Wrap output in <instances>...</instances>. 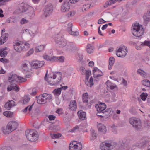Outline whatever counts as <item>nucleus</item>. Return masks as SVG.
Here are the masks:
<instances>
[{
    "instance_id": "obj_1",
    "label": "nucleus",
    "mask_w": 150,
    "mask_h": 150,
    "mask_svg": "<svg viewBox=\"0 0 150 150\" xmlns=\"http://www.w3.org/2000/svg\"><path fill=\"white\" fill-rule=\"evenodd\" d=\"M47 74L48 71L47 70L44 77V79L50 85H57L61 81L62 76V74L61 72H57L55 73L52 76L49 77L48 78H47Z\"/></svg>"
},
{
    "instance_id": "obj_2",
    "label": "nucleus",
    "mask_w": 150,
    "mask_h": 150,
    "mask_svg": "<svg viewBox=\"0 0 150 150\" xmlns=\"http://www.w3.org/2000/svg\"><path fill=\"white\" fill-rule=\"evenodd\" d=\"M132 31L133 35L136 37H139L143 34L144 29L142 25L139 23H134L132 25Z\"/></svg>"
},
{
    "instance_id": "obj_3",
    "label": "nucleus",
    "mask_w": 150,
    "mask_h": 150,
    "mask_svg": "<svg viewBox=\"0 0 150 150\" xmlns=\"http://www.w3.org/2000/svg\"><path fill=\"white\" fill-rule=\"evenodd\" d=\"M18 125L17 122L14 121L9 122L6 128H3L2 131L5 134H9L12 131L15 130L17 128Z\"/></svg>"
},
{
    "instance_id": "obj_4",
    "label": "nucleus",
    "mask_w": 150,
    "mask_h": 150,
    "mask_svg": "<svg viewBox=\"0 0 150 150\" xmlns=\"http://www.w3.org/2000/svg\"><path fill=\"white\" fill-rule=\"evenodd\" d=\"M26 137L29 141L33 142L38 139V132L34 130H28L25 132Z\"/></svg>"
},
{
    "instance_id": "obj_5",
    "label": "nucleus",
    "mask_w": 150,
    "mask_h": 150,
    "mask_svg": "<svg viewBox=\"0 0 150 150\" xmlns=\"http://www.w3.org/2000/svg\"><path fill=\"white\" fill-rule=\"evenodd\" d=\"M129 122L136 130H139L142 128V122L139 119L131 117L129 119Z\"/></svg>"
},
{
    "instance_id": "obj_6",
    "label": "nucleus",
    "mask_w": 150,
    "mask_h": 150,
    "mask_svg": "<svg viewBox=\"0 0 150 150\" xmlns=\"http://www.w3.org/2000/svg\"><path fill=\"white\" fill-rule=\"evenodd\" d=\"M117 145L115 142L110 143H103L100 145V148L102 150H110L113 149Z\"/></svg>"
},
{
    "instance_id": "obj_7",
    "label": "nucleus",
    "mask_w": 150,
    "mask_h": 150,
    "mask_svg": "<svg viewBox=\"0 0 150 150\" xmlns=\"http://www.w3.org/2000/svg\"><path fill=\"white\" fill-rule=\"evenodd\" d=\"M126 47L125 46L120 47L116 50V54L117 55L120 57H125L127 53V51Z\"/></svg>"
},
{
    "instance_id": "obj_8",
    "label": "nucleus",
    "mask_w": 150,
    "mask_h": 150,
    "mask_svg": "<svg viewBox=\"0 0 150 150\" xmlns=\"http://www.w3.org/2000/svg\"><path fill=\"white\" fill-rule=\"evenodd\" d=\"M8 80L10 83L13 82L14 81L19 82H22L25 81L26 79L25 78L18 76L16 74H13L9 78Z\"/></svg>"
},
{
    "instance_id": "obj_9",
    "label": "nucleus",
    "mask_w": 150,
    "mask_h": 150,
    "mask_svg": "<svg viewBox=\"0 0 150 150\" xmlns=\"http://www.w3.org/2000/svg\"><path fill=\"white\" fill-rule=\"evenodd\" d=\"M82 147V144L81 143H78L76 144L74 142L70 143L69 149L70 150H81Z\"/></svg>"
},
{
    "instance_id": "obj_10",
    "label": "nucleus",
    "mask_w": 150,
    "mask_h": 150,
    "mask_svg": "<svg viewBox=\"0 0 150 150\" xmlns=\"http://www.w3.org/2000/svg\"><path fill=\"white\" fill-rule=\"evenodd\" d=\"M21 67L23 70L26 71H31L32 68V65L28 61H25L23 62L22 64Z\"/></svg>"
},
{
    "instance_id": "obj_11",
    "label": "nucleus",
    "mask_w": 150,
    "mask_h": 150,
    "mask_svg": "<svg viewBox=\"0 0 150 150\" xmlns=\"http://www.w3.org/2000/svg\"><path fill=\"white\" fill-rule=\"evenodd\" d=\"M70 9V4L68 0H65L61 8V11L62 12L65 13L68 11Z\"/></svg>"
},
{
    "instance_id": "obj_12",
    "label": "nucleus",
    "mask_w": 150,
    "mask_h": 150,
    "mask_svg": "<svg viewBox=\"0 0 150 150\" xmlns=\"http://www.w3.org/2000/svg\"><path fill=\"white\" fill-rule=\"evenodd\" d=\"M44 15L45 17H47L49 15L51 14L53 11V7L52 5L49 4L45 6L44 10Z\"/></svg>"
},
{
    "instance_id": "obj_13",
    "label": "nucleus",
    "mask_w": 150,
    "mask_h": 150,
    "mask_svg": "<svg viewBox=\"0 0 150 150\" xmlns=\"http://www.w3.org/2000/svg\"><path fill=\"white\" fill-rule=\"evenodd\" d=\"M44 61H35L33 62L32 64L33 67L35 69H37L42 67L44 64Z\"/></svg>"
},
{
    "instance_id": "obj_14",
    "label": "nucleus",
    "mask_w": 150,
    "mask_h": 150,
    "mask_svg": "<svg viewBox=\"0 0 150 150\" xmlns=\"http://www.w3.org/2000/svg\"><path fill=\"white\" fill-rule=\"evenodd\" d=\"M144 24L146 25L150 24V11H148L143 16Z\"/></svg>"
},
{
    "instance_id": "obj_15",
    "label": "nucleus",
    "mask_w": 150,
    "mask_h": 150,
    "mask_svg": "<svg viewBox=\"0 0 150 150\" xmlns=\"http://www.w3.org/2000/svg\"><path fill=\"white\" fill-rule=\"evenodd\" d=\"M22 42L16 41L13 43V45L14 50L17 52H21L22 50Z\"/></svg>"
},
{
    "instance_id": "obj_16",
    "label": "nucleus",
    "mask_w": 150,
    "mask_h": 150,
    "mask_svg": "<svg viewBox=\"0 0 150 150\" xmlns=\"http://www.w3.org/2000/svg\"><path fill=\"white\" fill-rule=\"evenodd\" d=\"M95 107L98 112H104L106 108L105 103H100L98 104H96Z\"/></svg>"
},
{
    "instance_id": "obj_17",
    "label": "nucleus",
    "mask_w": 150,
    "mask_h": 150,
    "mask_svg": "<svg viewBox=\"0 0 150 150\" xmlns=\"http://www.w3.org/2000/svg\"><path fill=\"white\" fill-rule=\"evenodd\" d=\"M15 102L13 100H9L6 103L4 107L7 110H9L13 106H15Z\"/></svg>"
},
{
    "instance_id": "obj_18",
    "label": "nucleus",
    "mask_w": 150,
    "mask_h": 150,
    "mask_svg": "<svg viewBox=\"0 0 150 150\" xmlns=\"http://www.w3.org/2000/svg\"><path fill=\"white\" fill-rule=\"evenodd\" d=\"M7 89L8 91L13 90L17 92L19 91V88L15 84H11L10 85L8 86Z\"/></svg>"
},
{
    "instance_id": "obj_19",
    "label": "nucleus",
    "mask_w": 150,
    "mask_h": 150,
    "mask_svg": "<svg viewBox=\"0 0 150 150\" xmlns=\"http://www.w3.org/2000/svg\"><path fill=\"white\" fill-rule=\"evenodd\" d=\"M103 113H104V115H105L104 118H107L112 114L113 111L111 108H109L105 110Z\"/></svg>"
},
{
    "instance_id": "obj_20",
    "label": "nucleus",
    "mask_w": 150,
    "mask_h": 150,
    "mask_svg": "<svg viewBox=\"0 0 150 150\" xmlns=\"http://www.w3.org/2000/svg\"><path fill=\"white\" fill-rule=\"evenodd\" d=\"M97 127L99 131L101 132L104 134L106 132V127L103 124L101 123L98 124Z\"/></svg>"
},
{
    "instance_id": "obj_21",
    "label": "nucleus",
    "mask_w": 150,
    "mask_h": 150,
    "mask_svg": "<svg viewBox=\"0 0 150 150\" xmlns=\"http://www.w3.org/2000/svg\"><path fill=\"white\" fill-rule=\"evenodd\" d=\"M69 108L71 110H75L76 108V104L75 100L71 101L69 105Z\"/></svg>"
},
{
    "instance_id": "obj_22",
    "label": "nucleus",
    "mask_w": 150,
    "mask_h": 150,
    "mask_svg": "<svg viewBox=\"0 0 150 150\" xmlns=\"http://www.w3.org/2000/svg\"><path fill=\"white\" fill-rule=\"evenodd\" d=\"M8 34L7 33H5L2 35L0 39V45L4 43L7 39Z\"/></svg>"
},
{
    "instance_id": "obj_23",
    "label": "nucleus",
    "mask_w": 150,
    "mask_h": 150,
    "mask_svg": "<svg viewBox=\"0 0 150 150\" xmlns=\"http://www.w3.org/2000/svg\"><path fill=\"white\" fill-rule=\"evenodd\" d=\"M78 115L80 119L81 120H84L86 118V114L82 110H80L78 112Z\"/></svg>"
},
{
    "instance_id": "obj_24",
    "label": "nucleus",
    "mask_w": 150,
    "mask_h": 150,
    "mask_svg": "<svg viewBox=\"0 0 150 150\" xmlns=\"http://www.w3.org/2000/svg\"><path fill=\"white\" fill-rule=\"evenodd\" d=\"M53 58L52 59H53L54 62L58 61L61 62H63L64 59V57L62 56L60 57L53 56Z\"/></svg>"
},
{
    "instance_id": "obj_25",
    "label": "nucleus",
    "mask_w": 150,
    "mask_h": 150,
    "mask_svg": "<svg viewBox=\"0 0 150 150\" xmlns=\"http://www.w3.org/2000/svg\"><path fill=\"white\" fill-rule=\"evenodd\" d=\"M42 97L44 98L46 100H49L52 99V96L51 94L44 93L42 95Z\"/></svg>"
},
{
    "instance_id": "obj_26",
    "label": "nucleus",
    "mask_w": 150,
    "mask_h": 150,
    "mask_svg": "<svg viewBox=\"0 0 150 150\" xmlns=\"http://www.w3.org/2000/svg\"><path fill=\"white\" fill-rule=\"evenodd\" d=\"M107 87L108 88H110V89H113L116 87V85L115 84L111 83L110 81L108 80L106 83Z\"/></svg>"
},
{
    "instance_id": "obj_27",
    "label": "nucleus",
    "mask_w": 150,
    "mask_h": 150,
    "mask_svg": "<svg viewBox=\"0 0 150 150\" xmlns=\"http://www.w3.org/2000/svg\"><path fill=\"white\" fill-rule=\"evenodd\" d=\"M114 62L115 60L114 58L112 57H110L109 60L108 69H111Z\"/></svg>"
},
{
    "instance_id": "obj_28",
    "label": "nucleus",
    "mask_w": 150,
    "mask_h": 150,
    "mask_svg": "<svg viewBox=\"0 0 150 150\" xmlns=\"http://www.w3.org/2000/svg\"><path fill=\"white\" fill-rule=\"evenodd\" d=\"M45 47V45H41L38 46L35 48V51L36 52H38L43 51Z\"/></svg>"
},
{
    "instance_id": "obj_29",
    "label": "nucleus",
    "mask_w": 150,
    "mask_h": 150,
    "mask_svg": "<svg viewBox=\"0 0 150 150\" xmlns=\"http://www.w3.org/2000/svg\"><path fill=\"white\" fill-rule=\"evenodd\" d=\"M94 47L90 44H88L86 47V50L87 52L91 54L93 52Z\"/></svg>"
},
{
    "instance_id": "obj_30",
    "label": "nucleus",
    "mask_w": 150,
    "mask_h": 150,
    "mask_svg": "<svg viewBox=\"0 0 150 150\" xmlns=\"http://www.w3.org/2000/svg\"><path fill=\"white\" fill-rule=\"evenodd\" d=\"M21 45L22 47V50H27L30 47V45L29 43L24 42H22Z\"/></svg>"
},
{
    "instance_id": "obj_31",
    "label": "nucleus",
    "mask_w": 150,
    "mask_h": 150,
    "mask_svg": "<svg viewBox=\"0 0 150 150\" xmlns=\"http://www.w3.org/2000/svg\"><path fill=\"white\" fill-rule=\"evenodd\" d=\"M37 102L39 104H43L46 103L47 101L44 98H42L41 97H39L37 98Z\"/></svg>"
},
{
    "instance_id": "obj_32",
    "label": "nucleus",
    "mask_w": 150,
    "mask_h": 150,
    "mask_svg": "<svg viewBox=\"0 0 150 150\" xmlns=\"http://www.w3.org/2000/svg\"><path fill=\"white\" fill-rule=\"evenodd\" d=\"M88 94L87 93H83L82 95L83 101L84 103H88Z\"/></svg>"
},
{
    "instance_id": "obj_33",
    "label": "nucleus",
    "mask_w": 150,
    "mask_h": 150,
    "mask_svg": "<svg viewBox=\"0 0 150 150\" xmlns=\"http://www.w3.org/2000/svg\"><path fill=\"white\" fill-rule=\"evenodd\" d=\"M137 73L139 74L142 77H145L146 76V73L141 69H139L137 71Z\"/></svg>"
},
{
    "instance_id": "obj_34",
    "label": "nucleus",
    "mask_w": 150,
    "mask_h": 150,
    "mask_svg": "<svg viewBox=\"0 0 150 150\" xmlns=\"http://www.w3.org/2000/svg\"><path fill=\"white\" fill-rule=\"evenodd\" d=\"M142 84L144 86L150 87V81L148 79L143 80L142 81Z\"/></svg>"
},
{
    "instance_id": "obj_35",
    "label": "nucleus",
    "mask_w": 150,
    "mask_h": 150,
    "mask_svg": "<svg viewBox=\"0 0 150 150\" xmlns=\"http://www.w3.org/2000/svg\"><path fill=\"white\" fill-rule=\"evenodd\" d=\"M85 84L88 86H89L90 87H91L93 85V79L92 77L90 78L89 81H87L85 82Z\"/></svg>"
},
{
    "instance_id": "obj_36",
    "label": "nucleus",
    "mask_w": 150,
    "mask_h": 150,
    "mask_svg": "<svg viewBox=\"0 0 150 150\" xmlns=\"http://www.w3.org/2000/svg\"><path fill=\"white\" fill-rule=\"evenodd\" d=\"M57 45V46L60 47H63L66 45V41L63 40L62 39V40L59 42Z\"/></svg>"
},
{
    "instance_id": "obj_37",
    "label": "nucleus",
    "mask_w": 150,
    "mask_h": 150,
    "mask_svg": "<svg viewBox=\"0 0 150 150\" xmlns=\"http://www.w3.org/2000/svg\"><path fill=\"white\" fill-rule=\"evenodd\" d=\"M82 74H85L86 76H89L91 74V71L90 70L86 71L85 70V68L83 67L82 68Z\"/></svg>"
},
{
    "instance_id": "obj_38",
    "label": "nucleus",
    "mask_w": 150,
    "mask_h": 150,
    "mask_svg": "<svg viewBox=\"0 0 150 150\" xmlns=\"http://www.w3.org/2000/svg\"><path fill=\"white\" fill-rule=\"evenodd\" d=\"M61 88H59L57 89H54L53 91L54 94L57 96L59 95L61 92Z\"/></svg>"
},
{
    "instance_id": "obj_39",
    "label": "nucleus",
    "mask_w": 150,
    "mask_h": 150,
    "mask_svg": "<svg viewBox=\"0 0 150 150\" xmlns=\"http://www.w3.org/2000/svg\"><path fill=\"white\" fill-rule=\"evenodd\" d=\"M28 16L30 18H31L34 17L35 16L34 11L33 9H32L29 12L27 13Z\"/></svg>"
},
{
    "instance_id": "obj_40",
    "label": "nucleus",
    "mask_w": 150,
    "mask_h": 150,
    "mask_svg": "<svg viewBox=\"0 0 150 150\" xmlns=\"http://www.w3.org/2000/svg\"><path fill=\"white\" fill-rule=\"evenodd\" d=\"M43 57L44 59L47 60V61H50L52 62H53L54 60L53 59H52L53 58V57H50L48 55H45L43 56Z\"/></svg>"
},
{
    "instance_id": "obj_41",
    "label": "nucleus",
    "mask_w": 150,
    "mask_h": 150,
    "mask_svg": "<svg viewBox=\"0 0 150 150\" xmlns=\"http://www.w3.org/2000/svg\"><path fill=\"white\" fill-rule=\"evenodd\" d=\"M148 96L147 93H142L140 95L141 99L145 101Z\"/></svg>"
},
{
    "instance_id": "obj_42",
    "label": "nucleus",
    "mask_w": 150,
    "mask_h": 150,
    "mask_svg": "<svg viewBox=\"0 0 150 150\" xmlns=\"http://www.w3.org/2000/svg\"><path fill=\"white\" fill-rule=\"evenodd\" d=\"M30 100V98L27 96H24L23 98V103L25 104L28 103Z\"/></svg>"
},
{
    "instance_id": "obj_43",
    "label": "nucleus",
    "mask_w": 150,
    "mask_h": 150,
    "mask_svg": "<svg viewBox=\"0 0 150 150\" xmlns=\"http://www.w3.org/2000/svg\"><path fill=\"white\" fill-rule=\"evenodd\" d=\"M62 38V37L60 35H57L56 37H55V40L57 44L59 42L62 40H61Z\"/></svg>"
},
{
    "instance_id": "obj_44",
    "label": "nucleus",
    "mask_w": 150,
    "mask_h": 150,
    "mask_svg": "<svg viewBox=\"0 0 150 150\" xmlns=\"http://www.w3.org/2000/svg\"><path fill=\"white\" fill-rule=\"evenodd\" d=\"M29 6L27 5H25L21 7L20 10H21V13H23L25 12L28 9V7Z\"/></svg>"
},
{
    "instance_id": "obj_45",
    "label": "nucleus",
    "mask_w": 150,
    "mask_h": 150,
    "mask_svg": "<svg viewBox=\"0 0 150 150\" xmlns=\"http://www.w3.org/2000/svg\"><path fill=\"white\" fill-rule=\"evenodd\" d=\"M49 129L51 130H57L58 129V127L57 126H54L53 125L51 124L48 127Z\"/></svg>"
},
{
    "instance_id": "obj_46",
    "label": "nucleus",
    "mask_w": 150,
    "mask_h": 150,
    "mask_svg": "<svg viewBox=\"0 0 150 150\" xmlns=\"http://www.w3.org/2000/svg\"><path fill=\"white\" fill-rule=\"evenodd\" d=\"M142 142H144L146 144L149 142L150 141V139L148 137H144L142 138Z\"/></svg>"
},
{
    "instance_id": "obj_47",
    "label": "nucleus",
    "mask_w": 150,
    "mask_h": 150,
    "mask_svg": "<svg viewBox=\"0 0 150 150\" xmlns=\"http://www.w3.org/2000/svg\"><path fill=\"white\" fill-rule=\"evenodd\" d=\"M51 137L53 139H54L56 138H58L61 136V134L60 133L58 134H50Z\"/></svg>"
},
{
    "instance_id": "obj_48",
    "label": "nucleus",
    "mask_w": 150,
    "mask_h": 150,
    "mask_svg": "<svg viewBox=\"0 0 150 150\" xmlns=\"http://www.w3.org/2000/svg\"><path fill=\"white\" fill-rule=\"evenodd\" d=\"M141 46H147L150 48V41H145L143 42L140 45Z\"/></svg>"
},
{
    "instance_id": "obj_49",
    "label": "nucleus",
    "mask_w": 150,
    "mask_h": 150,
    "mask_svg": "<svg viewBox=\"0 0 150 150\" xmlns=\"http://www.w3.org/2000/svg\"><path fill=\"white\" fill-rule=\"evenodd\" d=\"M90 8L89 5L87 4L86 5H83V7L82 8V11H84L87 9H88Z\"/></svg>"
},
{
    "instance_id": "obj_50",
    "label": "nucleus",
    "mask_w": 150,
    "mask_h": 150,
    "mask_svg": "<svg viewBox=\"0 0 150 150\" xmlns=\"http://www.w3.org/2000/svg\"><path fill=\"white\" fill-rule=\"evenodd\" d=\"M103 112H98L97 113L96 115L100 117L104 118L105 115H104Z\"/></svg>"
},
{
    "instance_id": "obj_51",
    "label": "nucleus",
    "mask_w": 150,
    "mask_h": 150,
    "mask_svg": "<svg viewBox=\"0 0 150 150\" xmlns=\"http://www.w3.org/2000/svg\"><path fill=\"white\" fill-rule=\"evenodd\" d=\"M73 25L71 23H69L68 24V30L69 33L72 30V27Z\"/></svg>"
},
{
    "instance_id": "obj_52",
    "label": "nucleus",
    "mask_w": 150,
    "mask_h": 150,
    "mask_svg": "<svg viewBox=\"0 0 150 150\" xmlns=\"http://www.w3.org/2000/svg\"><path fill=\"white\" fill-rule=\"evenodd\" d=\"M28 21L24 18H22L21 21L20 23L21 24H25L27 23H28Z\"/></svg>"
},
{
    "instance_id": "obj_53",
    "label": "nucleus",
    "mask_w": 150,
    "mask_h": 150,
    "mask_svg": "<svg viewBox=\"0 0 150 150\" xmlns=\"http://www.w3.org/2000/svg\"><path fill=\"white\" fill-rule=\"evenodd\" d=\"M69 33L71 35L75 36H77L79 34V32L77 31H72V30L70 32V33Z\"/></svg>"
},
{
    "instance_id": "obj_54",
    "label": "nucleus",
    "mask_w": 150,
    "mask_h": 150,
    "mask_svg": "<svg viewBox=\"0 0 150 150\" xmlns=\"http://www.w3.org/2000/svg\"><path fill=\"white\" fill-rule=\"evenodd\" d=\"M11 112L10 111H5L4 113V115L8 117H10L11 116V115H8V114L11 113Z\"/></svg>"
},
{
    "instance_id": "obj_55",
    "label": "nucleus",
    "mask_w": 150,
    "mask_h": 150,
    "mask_svg": "<svg viewBox=\"0 0 150 150\" xmlns=\"http://www.w3.org/2000/svg\"><path fill=\"white\" fill-rule=\"evenodd\" d=\"M146 144L144 142H142L140 143L139 145V146L140 148H144L146 146Z\"/></svg>"
},
{
    "instance_id": "obj_56",
    "label": "nucleus",
    "mask_w": 150,
    "mask_h": 150,
    "mask_svg": "<svg viewBox=\"0 0 150 150\" xmlns=\"http://www.w3.org/2000/svg\"><path fill=\"white\" fill-rule=\"evenodd\" d=\"M79 129V127L78 126H76L74 127L71 130L70 132H75L77 130H78Z\"/></svg>"
},
{
    "instance_id": "obj_57",
    "label": "nucleus",
    "mask_w": 150,
    "mask_h": 150,
    "mask_svg": "<svg viewBox=\"0 0 150 150\" xmlns=\"http://www.w3.org/2000/svg\"><path fill=\"white\" fill-rule=\"evenodd\" d=\"M91 134L92 137L94 139H95L96 138V136L95 132V131L94 130H91Z\"/></svg>"
},
{
    "instance_id": "obj_58",
    "label": "nucleus",
    "mask_w": 150,
    "mask_h": 150,
    "mask_svg": "<svg viewBox=\"0 0 150 150\" xmlns=\"http://www.w3.org/2000/svg\"><path fill=\"white\" fill-rule=\"evenodd\" d=\"M106 22V21H105L102 18H100L98 20V24H101L103 23H105Z\"/></svg>"
},
{
    "instance_id": "obj_59",
    "label": "nucleus",
    "mask_w": 150,
    "mask_h": 150,
    "mask_svg": "<svg viewBox=\"0 0 150 150\" xmlns=\"http://www.w3.org/2000/svg\"><path fill=\"white\" fill-rule=\"evenodd\" d=\"M55 117H56L53 115H50L48 117V118L50 120H54Z\"/></svg>"
},
{
    "instance_id": "obj_60",
    "label": "nucleus",
    "mask_w": 150,
    "mask_h": 150,
    "mask_svg": "<svg viewBox=\"0 0 150 150\" xmlns=\"http://www.w3.org/2000/svg\"><path fill=\"white\" fill-rule=\"evenodd\" d=\"M98 71L99 69L96 67H94L93 68V75L94 77H95V73L97 71Z\"/></svg>"
},
{
    "instance_id": "obj_61",
    "label": "nucleus",
    "mask_w": 150,
    "mask_h": 150,
    "mask_svg": "<svg viewBox=\"0 0 150 150\" xmlns=\"http://www.w3.org/2000/svg\"><path fill=\"white\" fill-rule=\"evenodd\" d=\"M75 13V12L74 11L70 12L69 13H68L69 16H74Z\"/></svg>"
},
{
    "instance_id": "obj_62",
    "label": "nucleus",
    "mask_w": 150,
    "mask_h": 150,
    "mask_svg": "<svg viewBox=\"0 0 150 150\" xmlns=\"http://www.w3.org/2000/svg\"><path fill=\"white\" fill-rule=\"evenodd\" d=\"M122 0H111L109 1H110L111 5L112 4L116 3L117 1H122Z\"/></svg>"
},
{
    "instance_id": "obj_63",
    "label": "nucleus",
    "mask_w": 150,
    "mask_h": 150,
    "mask_svg": "<svg viewBox=\"0 0 150 150\" xmlns=\"http://www.w3.org/2000/svg\"><path fill=\"white\" fill-rule=\"evenodd\" d=\"M36 91L35 88H33L32 90V93H30V95L34 96L36 94Z\"/></svg>"
},
{
    "instance_id": "obj_64",
    "label": "nucleus",
    "mask_w": 150,
    "mask_h": 150,
    "mask_svg": "<svg viewBox=\"0 0 150 150\" xmlns=\"http://www.w3.org/2000/svg\"><path fill=\"white\" fill-rule=\"evenodd\" d=\"M34 51L33 49H32L30 50L28 52L27 54L28 56H30V55L32 54L33 52Z\"/></svg>"
}]
</instances>
